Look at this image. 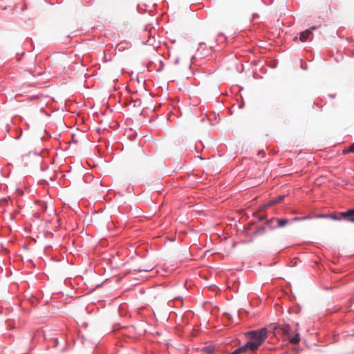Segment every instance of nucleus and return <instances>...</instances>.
<instances>
[{"instance_id": "nucleus-1", "label": "nucleus", "mask_w": 354, "mask_h": 354, "mask_svg": "<svg viewBox=\"0 0 354 354\" xmlns=\"http://www.w3.org/2000/svg\"><path fill=\"white\" fill-rule=\"evenodd\" d=\"M299 330V324L298 323L286 324L274 328L277 333H281L283 337L292 344H297L301 341Z\"/></svg>"}, {"instance_id": "nucleus-2", "label": "nucleus", "mask_w": 354, "mask_h": 354, "mask_svg": "<svg viewBox=\"0 0 354 354\" xmlns=\"http://www.w3.org/2000/svg\"><path fill=\"white\" fill-rule=\"evenodd\" d=\"M70 133L71 140L69 142L68 150H71V153L72 155H76L82 151L84 135L83 133L79 131L78 129H76V133L73 132V129H71Z\"/></svg>"}, {"instance_id": "nucleus-3", "label": "nucleus", "mask_w": 354, "mask_h": 354, "mask_svg": "<svg viewBox=\"0 0 354 354\" xmlns=\"http://www.w3.org/2000/svg\"><path fill=\"white\" fill-rule=\"evenodd\" d=\"M267 329L266 328H262L260 330L248 332L246 333V336L261 346L267 339Z\"/></svg>"}, {"instance_id": "nucleus-4", "label": "nucleus", "mask_w": 354, "mask_h": 354, "mask_svg": "<svg viewBox=\"0 0 354 354\" xmlns=\"http://www.w3.org/2000/svg\"><path fill=\"white\" fill-rule=\"evenodd\" d=\"M340 216L346 218L349 222L354 223V209H348L345 212H341Z\"/></svg>"}, {"instance_id": "nucleus-5", "label": "nucleus", "mask_w": 354, "mask_h": 354, "mask_svg": "<svg viewBox=\"0 0 354 354\" xmlns=\"http://www.w3.org/2000/svg\"><path fill=\"white\" fill-rule=\"evenodd\" d=\"M315 26H312L310 29H308L304 32H301L299 37L300 40L302 42L306 41L309 38L310 35H312V30H315Z\"/></svg>"}, {"instance_id": "nucleus-6", "label": "nucleus", "mask_w": 354, "mask_h": 354, "mask_svg": "<svg viewBox=\"0 0 354 354\" xmlns=\"http://www.w3.org/2000/svg\"><path fill=\"white\" fill-rule=\"evenodd\" d=\"M247 348H248V350H250L252 351H256L259 348L260 345H259L256 342L254 341H250L247 344Z\"/></svg>"}, {"instance_id": "nucleus-7", "label": "nucleus", "mask_w": 354, "mask_h": 354, "mask_svg": "<svg viewBox=\"0 0 354 354\" xmlns=\"http://www.w3.org/2000/svg\"><path fill=\"white\" fill-rule=\"evenodd\" d=\"M248 350V348H247V344H245L243 346L239 347V348L234 350L233 352L230 353V354H241L245 352H246Z\"/></svg>"}, {"instance_id": "nucleus-8", "label": "nucleus", "mask_w": 354, "mask_h": 354, "mask_svg": "<svg viewBox=\"0 0 354 354\" xmlns=\"http://www.w3.org/2000/svg\"><path fill=\"white\" fill-rule=\"evenodd\" d=\"M283 198H284V196L280 195V196H277L276 198L270 201L268 203V205H274L276 203H279L283 200Z\"/></svg>"}, {"instance_id": "nucleus-9", "label": "nucleus", "mask_w": 354, "mask_h": 354, "mask_svg": "<svg viewBox=\"0 0 354 354\" xmlns=\"http://www.w3.org/2000/svg\"><path fill=\"white\" fill-rule=\"evenodd\" d=\"M278 227H283L289 223L288 219H278Z\"/></svg>"}, {"instance_id": "nucleus-10", "label": "nucleus", "mask_w": 354, "mask_h": 354, "mask_svg": "<svg viewBox=\"0 0 354 354\" xmlns=\"http://www.w3.org/2000/svg\"><path fill=\"white\" fill-rule=\"evenodd\" d=\"M214 349L210 347H206L203 350L204 354H214Z\"/></svg>"}, {"instance_id": "nucleus-11", "label": "nucleus", "mask_w": 354, "mask_h": 354, "mask_svg": "<svg viewBox=\"0 0 354 354\" xmlns=\"http://www.w3.org/2000/svg\"><path fill=\"white\" fill-rule=\"evenodd\" d=\"M329 217L331 218L333 220H340L342 218L340 216H337L335 215H330V216H329Z\"/></svg>"}, {"instance_id": "nucleus-12", "label": "nucleus", "mask_w": 354, "mask_h": 354, "mask_svg": "<svg viewBox=\"0 0 354 354\" xmlns=\"http://www.w3.org/2000/svg\"><path fill=\"white\" fill-rule=\"evenodd\" d=\"M348 151H350L352 153H354V143H353L349 147Z\"/></svg>"}, {"instance_id": "nucleus-13", "label": "nucleus", "mask_w": 354, "mask_h": 354, "mask_svg": "<svg viewBox=\"0 0 354 354\" xmlns=\"http://www.w3.org/2000/svg\"><path fill=\"white\" fill-rule=\"evenodd\" d=\"M69 118L71 120H73L71 122L72 124H75L76 122V118L74 116H71Z\"/></svg>"}, {"instance_id": "nucleus-14", "label": "nucleus", "mask_w": 354, "mask_h": 354, "mask_svg": "<svg viewBox=\"0 0 354 354\" xmlns=\"http://www.w3.org/2000/svg\"><path fill=\"white\" fill-rule=\"evenodd\" d=\"M344 153H350L351 151H348V149H345L344 151H343Z\"/></svg>"}, {"instance_id": "nucleus-15", "label": "nucleus", "mask_w": 354, "mask_h": 354, "mask_svg": "<svg viewBox=\"0 0 354 354\" xmlns=\"http://www.w3.org/2000/svg\"><path fill=\"white\" fill-rule=\"evenodd\" d=\"M274 221V219H271L267 222V225H270L272 222Z\"/></svg>"}, {"instance_id": "nucleus-16", "label": "nucleus", "mask_w": 354, "mask_h": 354, "mask_svg": "<svg viewBox=\"0 0 354 354\" xmlns=\"http://www.w3.org/2000/svg\"><path fill=\"white\" fill-rule=\"evenodd\" d=\"M259 230L261 232H263L264 230H265V228L264 227H261L259 229Z\"/></svg>"}, {"instance_id": "nucleus-17", "label": "nucleus", "mask_w": 354, "mask_h": 354, "mask_svg": "<svg viewBox=\"0 0 354 354\" xmlns=\"http://www.w3.org/2000/svg\"><path fill=\"white\" fill-rule=\"evenodd\" d=\"M301 219V218L296 217V218H294V221H299Z\"/></svg>"}, {"instance_id": "nucleus-18", "label": "nucleus", "mask_w": 354, "mask_h": 354, "mask_svg": "<svg viewBox=\"0 0 354 354\" xmlns=\"http://www.w3.org/2000/svg\"><path fill=\"white\" fill-rule=\"evenodd\" d=\"M74 104H71L69 107L68 106V111H71V106H73Z\"/></svg>"}, {"instance_id": "nucleus-19", "label": "nucleus", "mask_w": 354, "mask_h": 354, "mask_svg": "<svg viewBox=\"0 0 354 354\" xmlns=\"http://www.w3.org/2000/svg\"><path fill=\"white\" fill-rule=\"evenodd\" d=\"M263 219H265V217H263V216H261V217L260 218V220H263Z\"/></svg>"}, {"instance_id": "nucleus-20", "label": "nucleus", "mask_w": 354, "mask_h": 354, "mask_svg": "<svg viewBox=\"0 0 354 354\" xmlns=\"http://www.w3.org/2000/svg\"><path fill=\"white\" fill-rule=\"evenodd\" d=\"M321 216H322V217H326L327 216H326V215H322Z\"/></svg>"}, {"instance_id": "nucleus-21", "label": "nucleus", "mask_w": 354, "mask_h": 354, "mask_svg": "<svg viewBox=\"0 0 354 354\" xmlns=\"http://www.w3.org/2000/svg\"><path fill=\"white\" fill-rule=\"evenodd\" d=\"M67 128H68V129H71V127H69V126H67Z\"/></svg>"}]
</instances>
